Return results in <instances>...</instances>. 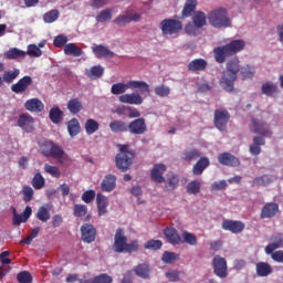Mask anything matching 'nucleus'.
<instances>
[{
    "mask_svg": "<svg viewBox=\"0 0 283 283\" xmlns=\"http://www.w3.org/2000/svg\"><path fill=\"white\" fill-rule=\"evenodd\" d=\"M250 130L253 134H259V136L253 137V143L249 147L251 156H260L262 154V146L266 145L264 138H271L273 132L271 127L265 122H260L258 118H251Z\"/></svg>",
    "mask_w": 283,
    "mask_h": 283,
    "instance_id": "f257e3e1",
    "label": "nucleus"
},
{
    "mask_svg": "<svg viewBox=\"0 0 283 283\" xmlns=\"http://www.w3.org/2000/svg\"><path fill=\"white\" fill-rule=\"evenodd\" d=\"M247 43L243 40H232L230 43L217 46L213 49L214 61L219 64H222L229 59V56H233V54H238V52H242Z\"/></svg>",
    "mask_w": 283,
    "mask_h": 283,
    "instance_id": "f03ea898",
    "label": "nucleus"
},
{
    "mask_svg": "<svg viewBox=\"0 0 283 283\" xmlns=\"http://www.w3.org/2000/svg\"><path fill=\"white\" fill-rule=\"evenodd\" d=\"M240 71V60L238 57L228 61L226 71L220 80V85L226 92H233V84L238 81V73Z\"/></svg>",
    "mask_w": 283,
    "mask_h": 283,
    "instance_id": "7ed1b4c3",
    "label": "nucleus"
},
{
    "mask_svg": "<svg viewBox=\"0 0 283 283\" xmlns=\"http://www.w3.org/2000/svg\"><path fill=\"white\" fill-rule=\"evenodd\" d=\"M119 153L115 157V165L119 171H129L136 158V151L132 150L129 145H118Z\"/></svg>",
    "mask_w": 283,
    "mask_h": 283,
    "instance_id": "20e7f679",
    "label": "nucleus"
},
{
    "mask_svg": "<svg viewBox=\"0 0 283 283\" xmlns=\"http://www.w3.org/2000/svg\"><path fill=\"white\" fill-rule=\"evenodd\" d=\"M127 90H138L140 94H149V84L145 81H129L125 83H116L111 87L112 94L118 96L119 94H125Z\"/></svg>",
    "mask_w": 283,
    "mask_h": 283,
    "instance_id": "39448f33",
    "label": "nucleus"
},
{
    "mask_svg": "<svg viewBox=\"0 0 283 283\" xmlns=\"http://www.w3.org/2000/svg\"><path fill=\"white\" fill-rule=\"evenodd\" d=\"M208 21L212 28H231V19L224 8L212 10L208 14Z\"/></svg>",
    "mask_w": 283,
    "mask_h": 283,
    "instance_id": "423d86ee",
    "label": "nucleus"
},
{
    "mask_svg": "<svg viewBox=\"0 0 283 283\" xmlns=\"http://www.w3.org/2000/svg\"><path fill=\"white\" fill-rule=\"evenodd\" d=\"M42 155L46 158H54L60 165H63L65 158V150L53 142H44L41 146Z\"/></svg>",
    "mask_w": 283,
    "mask_h": 283,
    "instance_id": "0eeeda50",
    "label": "nucleus"
},
{
    "mask_svg": "<svg viewBox=\"0 0 283 283\" xmlns=\"http://www.w3.org/2000/svg\"><path fill=\"white\" fill-rule=\"evenodd\" d=\"M160 30L164 36H174L182 32V21L178 19H165L160 22Z\"/></svg>",
    "mask_w": 283,
    "mask_h": 283,
    "instance_id": "6e6552de",
    "label": "nucleus"
},
{
    "mask_svg": "<svg viewBox=\"0 0 283 283\" xmlns=\"http://www.w3.org/2000/svg\"><path fill=\"white\" fill-rule=\"evenodd\" d=\"M231 120V114L224 108H219L214 111L213 125L219 132H227V125Z\"/></svg>",
    "mask_w": 283,
    "mask_h": 283,
    "instance_id": "1a4fd4ad",
    "label": "nucleus"
},
{
    "mask_svg": "<svg viewBox=\"0 0 283 283\" xmlns=\"http://www.w3.org/2000/svg\"><path fill=\"white\" fill-rule=\"evenodd\" d=\"M213 273L218 277L224 279L229 275L228 266H227V259L216 255L212 260Z\"/></svg>",
    "mask_w": 283,
    "mask_h": 283,
    "instance_id": "9d476101",
    "label": "nucleus"
},
{
    "mask_svg": "<svg viewBox=\"0 0 283 283\" xmlns=\"http://www.w3.org/2000/svg\"><path fill=\"white\" fill-rule=\"evenodd\" d=\"M128 132L129 134H133V136H143V134L147 133V123L145 122V118L139 117L134 120H132L128 124Z\"/></svg>",
    "mask_w": 283,
    "mask_h": 283,
    "instance_id": "9b49d317",
    "label": "nucleus"
},
{
    "mask_svg": "<svg viewBox=\"0 0 283 283\" xmlns=\"http://www.w3.org/2000/svg\"><path fill=\"white\" fill-rule=\"evenodd\" d=\"M223 231H230V233H234L238 235L239 233H242L245 229V224L242 221L238 220H223L221 224Z\"/></svg>",
    "mask_w": 283,
    "mask_h": 283,
    "instance_id": "f8f14e48",
    "label": "nucleus"
},
{
    "mask_svg": "<svg viewBox=\"0 0 283 283\" xmlns=\"http://www.w3.org/2000/svg\"><path fill=\"white\" fill-rule=\"evenodd\" d=\"M32 83V76L25 75L20 78L15 84L11 85V91L13 92V94H25Z\"/></svg>",
    "mask_w": 283,
    "mask_h": 283,
    "instance_id": "ddd939ff",
    "label": "nucleus"
},
{
    "mask_svg": "<svg viewBox=\"0 0 283 283\" xmlns=\"http://www.w3.org/2000/svg\"><path fill=\"white\" fill-rule=\"evenodd\" d=\"M82 240L87 244L94 242L96 240V228L90 223H84L81 227Z\"/></svg>",
    "mask_w": 283,
    "mask_h": 283,
    "instance_id": "4468645a",
    "label": "nucleus"
},
{
    "mask_svg": "<svg viewBox=\"0 0 283 283\" xmlns=\"http://www.w3.org/2000/svg\"><path fill=\"white\" fill-rule=\"evenodd\" d=\"M125 247H127V237L123 229H117L115 233L114 249L116 253H125Z\"/></svg>",
    "mask_w": 283,
    "mask_h": 283,
    "instance_id": "2eb2a0df",
    "label": "nucleus"
},
{
    "mask_svg": "<svg viewBox=\"0 0 283 283\" xmlns=\"http://www.w3.org/2000/svg\"><path fill=\"white\" fill-rule=\"evenodd\" d=\"M140 13H125L119 14L117 18H115L113 23H115V25H127V23H132L133 21L135 23H138V21H140Z\"/></svg>",
    "mask_w": 283,
    "mask_h": 283,
    "instance_id": "dca6fc26",
    "label": "nucleus"
},
{
    "mask_svg": "<svg viewBox=\"0 0 283 283\" xmlns=\"http://www.w3.org/2000/svg\"><path fill=\"white\" fill-rule=\"evenodd\" d=\"M218 161L226 167H240V159L231 153H221L218 155Z\"/></svg>",
    "mask_w": 283,
    "mask_h": 283,
    "instance_id": "f3484780",
    "label": "nucleus"
},
{
    "mask_svg": "<svg viewBox=\"0 0 283 283\" xmlns=\"http://www.w3.org/2000/svg\"><path fill=\"white\" fill-rule=\"evenodd\" d=\"M164 235L169 244H172V247H176L178 244H182V237L180 233H178V230L176 228H166L164 230Z\"/></svg>",
    "mask_w": 283,
    "mask_h": 283,
    "instance_id": "a211bd4d",
    "label": "nucleus"
},
{
    "mask_svg": "<svg viewBox=\"0 0 283 283\" xmlns=\"http://www.w3.org/2000/svg\"><path fill=\"white\" fill-rule=\"evenodd\" d=\"M165 171H167V166L164 164H156L150 171L151 180L158 185H161V182H165Z\"/></svg>",
    "mask_w": 283,
    "mask_h": 283,
    "instance_id": "6ab92c4d",
    "label": "nucleus"
},
{
    "mask_svg": "<svg viewBox=\"0 0 283 283\" xmlns=\"http://www.w3.org/2000/svg\"><path fill=\"white\" fill-rule=\"evenodd\" d=\"M280 211V206L276 202H268L263 206L260 217L264 220L266 218H275Z\"/></svg>",
    "mask_w": 283,
    "mask_h": 283,
    "instance_id": "aec40b11",
    "label": "nucleus"
},
{
    "mask_svg": "<svg viewBox=\"0 0 283 283\" xmlns=\"http://www.w3.org/2000/svg\"><path fill=\"white\" fill-rule=\"evenodd\" d=\"M18 126L30 134L34 132V118H32L30 115L22 114L18 119Z\"/></svg>",
    "mask_w": 283,
    "mask_h": 283,
    "instance_id": "412c9836",
    "label": "nucleus"
},
{
    "mask_svg": "<svg viewBox=\"0 0 283 283\" xmlns=\"http://www.w3.org/2000/svg\"><path fill=\"white\" fill-rule=\"evenodd\" d=\"M92 50L96 59H114V56H116V53H114L112 50L103 44L93 46Z\"/></svg>",
    "mask_w": 283,
    "mask_h": 283,
    "instance_id": "4be33fe9",
    "label": "nucleus"
},
{
    "mask_svg": "<svg viewBox=\"0 0 283 283\" xmlns=\"http://www.w3.org/2000/svg\"><path fill=\"white\" fill-rule=\"evenodd\" d=\"M271 241H272V243H270L265 247V253L268 255H271V253H273V251H275L276 249H282V247H283V234L282 233H276V234L272 235Z\"/></svg>",
    "mask_w": 283,
    "mask_h": 283,
    "instance_id": "5701e85b",
    "label": "nucleus"
},
{
    "mask_svg": "<svg viewBox=\"0 0 283 283\" xmlns=\"http://www.w3.org/2000/svg\"><path fill=\"white\" fill-rule=\"evenodd\" d=\"M209 65V62L205 59H195L188 64V72H193L198 74V72H205L207 70V66Z\"/></svg>",
    "mask_w": 283,
    "mask_h": 283,
    "instance_id": "b1692460",
    "label": "nucleus"
},
{
    "mask_svg": "<svg viewBox=\"0 0 283 283\" xmlns=\"http://www.w3.org/2000/svg\"><path fill=\"white\" fill-rule=\"evenodd\" d=\"M163 182H165L166 191H174L175 189H178L180 178H178V175L174 172H168Z\"/></svg>",
    "mask_w": 283,
    "mask_h": 283,
    "instance_id": "393cba45",
    "label": "nucleus"
},
{
    "mask_svg": "<svg viewBox=\"0 0 283 283\" xmlns=\"http://www.w3.org/2000/svg\"><path fill=\"white\" fill-rule=\"evenodd\" d=\"M119 103L127 105H143V96L138 93L124 94L119 96Z\"/></svg>",
    "mask_w": 283,
    "mask_h": 283,
    "instance_id": "a878e982",
    "label": "nucleus"
},
{
    "mask_svg": "<svg viewBox=\"0 0 283 283\" xmlns=\"http://www.w3.org/2000/svg\"><path fill=\"white\" fill-rule=\"evenodd\" d=\"M102 191L109 193L116 189V176L106 175L101 184Z\"/></svg>",
    "mask_w": 283,
    "mask_h": 283,
    "instance_id": "bb28decb",
    "label": "nucleus"
},
{
    "mask_svg": "<svg viewBox=\"0 0 283 283\" xmlns=\"http://www.w3.org/2000/svg\"><path fill=\"white\" fill-rule=\"evenodd\" d=\"M24 107L28 112H43V109H45V105L43 104V102L36 97L28 99L24 103Z\"/></svg>",
    "mask_w": 283,
    "mask_h": 283,
    "instance_id": "cd10ccee",
    "label": "nucleus"
},
{
    "mask_svg": "<svg viewBox=\"0 0 283 283\" xmlns=\"http://www.w3.org/2000/svg\"><path fill=\"white\" fill-rule=\"evenodd\" d=\"M209 165H211V163L209 161L208 157H200L199 160L192 167L193 176H202L205 169H207Z\"/></svg>",
    "mask_w": 283,
    "mask_h": 283,
    "instance_id": "c85d7f7f",
    "label": "nucleus"
},
{
    "mask_svg": "<svg viewBox=\"0 0 283 283\" xmlns=\"http://www.w3.org/2000/svg\"><path fill=\"white\" fill-rule=\"evenodd\" d=\"M67 109L70 114H80L83 111V102L78 97L71 98L67 102Z\"/></svg>",
    "mask_w": 283,
    "mask_h": 283,
    "instance_id": "c756f323",
    "label": "nucleus"
},
{
    "mask_svg": "<svg viewBox=\"0 0 283 283\" xmlns=\"http://www.w3.org/2000/svg\"><path fill=\"white\" fill-rule=\"evenodd\" d=\"M273 273V268H271V264L266 262H259L256 264V275L259 277H269Z\"/></svg>",
    "mask_w": 283,
    "mask_h": 283,
    "instance_id": "7c9ffc66",
    "label": "nucleus"
},
{
    "mask_svg": "<svg viewBox=\"0 0 283 283\" xmlns=\"http://www.w3.org/2000/svg\"><path fill=\"white\" fill-rule=\"evenodd\" d=\"M28 53L25 51L20 50L18 48H12L4 53V56L6 59H8V61H14L17 59H25Z\"/></svg>",
    "mask_w": 283,
    "mask_h": 283,
    "instance_id": "2f4dec72",
    "label": "nucleus"
},
{
    "mask_svg": "<svg viewBox=\"0 0 283 283\" xmlns=\"http://www.w3.org/2000/svg\"><path fill=\"white\" fill-rule=\"evenodd\" d=\"M202 156V153L196 148H190L184 151L181 159L186 163H193V160H198Z\"/></svg>",
    "mask_w": 283,
    "mask_h": 283,
    "instance_id": "473e14b6",
    "label": "nucleus"
},
{
    "mask_svg": "<svg viewBox=\"0 0 283 283\" xmlns=\"http://www.w3.org/2000/svg\"><path fill=\"white\" fill-rule=\"evenodd\" d=\"M109 128L113 134H123L128 132V124L123 120H113L109 123Z\"/></svg>",
    "mask_w": 283,
    "mask_h": 283,
    "instance_id": "72a5a7b5",
    "label": "nucleus"
},
{
    "mask_svg": "<svg viewBox=\"0 0 283 283\" xmlns=\"http://www.w3.org/2000/svg\"><path fill=\"white\" fill-rule=\"evenodd\" d=\"M196 6H198V0H187L181 11V17L184 19L191 17L196 12Z\"/></svg>",
    "mask_w": 283,
    "mask_h": 283,
    "instance_id": "f704fd0d",
    "label": "nucleus"
},
{
    "mask_svg": "<svg viewBox=\"0 0 283 283\" xmlns=\"http://www.w3.org/2000/svg\"><path fill=\"white\" fill-rule=\"evenodd\" d=\"M64 54L66 56H83V49L74 43H69L64 46Z\"/></svg>",
    "mask_w": 283,
    "mask_h": 283,
    "instance_id": "c9c22d12",
    "label": "nucleus"
},
{
    "mask_svg": "<svg viewBox=\"0 0 283 283\" xmlns=\"http://www.w3.org/2000/svg\"><path fill=\"white\" fill-rule=\"evenodd\" d=\"M150 271L151 270L149 269V265H147V263H140L134 269L135 275L142 277V280H149Z\"/></svg>",
    "mask_w": 283,
    "mask_h": 283,
    "instance_id": "e433bc0d",
    "label": "nucleus"
},
{
    "mask_svg": "<svg viewBox=\"0 0 283 283\" xmlns=\"http://www.w3.org/2000/svg\"><path fill=\"white\" fill-rule=\"evenodd\" d=\"M96 202H97L98 216H105L107 213V205H108L107 197H105L103 193H97Z\"/></svg>",
    "mask_w": 283,
    "mask_h": 283,
    "instance_id": "4c0bfd02",
    "label": "nucleus"
},
{
    "mask_svg": "<svg viewBox=\"0 0 283 283\" xmlns=\"http://www.w3.org/2000/svg\"><path fill=\"white\" fill-rule=\"evenodd\" d=\"M67 132H69L70 136H72V138H74V136H78V134H81V123H78L77 118H72L71 120H69Z\"/></svg>",
    "mask_w": 283,
    "mask_h": 283,
    "instance_id": "58836bf2",
    "label": "nucleus"
},
{
    "mask_svg": "<svg viewBox=\"0 0 283 283\" xmlns=\"http://www.w3.org/2000/svg\"><path fill=\"white\" fill-rule=\"evenodd\" d=\"M49 118L54 125H59L63 120V111L59 106H54L50 109Z\"/></svg>",
    "mask_w": 283,
    "mask_h": 283,
    "instance_id": "ea45409f",
    "label": "nucleus"
},
{
    "mask_svg": "<svg viewBox=\"0 0 283 283\" xmlns=\"http://www.w3.org/2000/svg\"><path fill=\"white\" fill-rule=\"evenodd\" d=\"M192 23L198 29L205 28V25H207V15L205 14V12L197 11L192 17Z\"/></svg>",
    "mask_w": 283,
    "mask_h": 283,
    "instance_id": "a19ab883",
    "label": "nucleus"
},
{
    "mask_svg": "<svg viewBox=\"0 0 283 283\" xmlns=\"http://www.w3.org/2000/svg\"><path fill=\"white\" fill-rule=\"evenodd\" d=\"M273 175H262L253 179V184L259 187H269L273 182Z\"/></svg>",
    "mask_w": 283,
    "mask_h": 283,
    "instance_id": "79ce46f5",
    "label": "nucleus"
},
{
    "mask_svg": "<svg viewBox=\"0 0 283 283\" xmlns=\"http://www.w3.org/2000/svg\"><path fill=\"white\" fill-rule=\"evenodd\" d=\"M101 125L95 119H87L84 129L88 136H92V134H96L98 132Z\"/></svg>",
    "mask_w": 283,
    "mask_h": 283,
    "instance_id": "37998d69",
    "label": "nucleus"
},
{
    "mask_svg": "<svg viewBox=\"0 0 283 283\" xmlns=\"http://www.w3.org/2000/svg\"><path fill=\"white\" fill-rule=\"evenodd\" d=\"M261 92L265 96H275L277 94V86L273 82H266L262 85Z\"/></svg>",
    "mask_w": 283,
    "mask_h": 283,
    "instance_id": "c03bdc74",
    "label": "nucleus"
},
{
    "mask_svg": "<svg viewBox=\"0 0 283 283\" xmlns=\"http://www.w3.org/2000/svg\"><path fill=\"white\" fill-rule=\"evenodd\" d=\"M103 74H105V69L102 66H93L91 70H86V76L92 80L101 78Z\"/></svg>",
    "mask_w": 283,
    "mask_h": 283,
    "instance_id": "a18cd8bd",
    "label": "nucleus"
},
{
    "mask_svg": "<svg viewBox=\"0 0 283 283\" xmlns=\"http://www.w3.org/2000/svg\"><path fill=\"white\" fill-rule=\"evenodd\" d=\"M161 260L164 264H174V262H178V260H180V255L176 252L165 251Z\"/></svg>",
    "mask_w": 283,
    "mask_h": 283,
    "instance_id": "49530a36",
    "label": "nucleus"
},
{
    "mask_svg": "<svg viewBox=\"0 0 283 283\" xmlns=\"http://www.w3.org/2000/svg\"><path fill=\"white\" fill-rule=\"evenodd\" d=\"M200 187H201L200 181L192 180L187 185L186 191L187 193H189V196H198V193H200Z\"/></svg>",
    "mask_w": 283,
    "mask_h": 283,
    "instance_id": "de8ad7c7",
    "label": "nucleus"
},
{
    "mask_svg": "<svg viewBox=\"0 0 283 283\" xmlns=\"http://www.w3.org/2000/svg\"><path fill=\"white\" fill-rule=\"evenodd\" d=\"M190 244V247H196L198 244V238L191 232H184L181 238V244Z\"/></svg>",
    "mask_w": 283,
    "mask_h": 283,
    "instance_id": "09e8293b",
    "label": "nucleus"
},
{
    "mask_svg": "<svg viewBox=\"0 0 283 283\" xmlns=\"http://www.w3.org/2000/svg\"><path fill=\"white\" fill-rule=\"evenodd\" d=\"M31 185H32L33 188H35L38 190L43 189V187H45V178H43V175H41V172H36L33 176Z\"/></svg>",
    "mask_w": 283,
    "mask_h": 283,
    "instance_id": "8fccbe9b",
    "label": "nucleus"
},
{
    "mask_svg": "<svg viewBox=\"0 0 283 283\" xmlns=\"http://www.w3.org/2000/svg\"><path fill=\"white\" fill-rule=\"evenodd\" d=\"M21 71L19 69H14L13 71H6L2 75L4 83H12L15 78L19 77Z\"/></svg>",
    "mask_w": 283,
    "mask_h": 283,
    "instance_id": "3c124183",
    "label": "nucleus"
},
{
    "mask_svg": "<svg viewBox=\"0 0 283 283\" xmlns=\"http://www.w3.org/2000/svg\"><path fill=\"white\" fill-rule=\"evenodd\" d=\"M97 23H106V21H112V9H105L96 15Z\"/></svg>",
    "mask_w": 283,
    "mask_h": 283,
    "instance_id": "603ef678",
    "label": "nucleus"
},
{
    "mask_svg": "<svg viewBox=\"0 0 283 283\" xmlns=\"http://www.w3.org/2000/svg\"><path fill=\"white\" fill-rule=\"evenodd\" d=\"M60 17V12L56 9H53L43 15L44 23H54Z\"/></svg>",
    "mask_w": 283,
    "mask_h": 283,
    "instance_id": "864d4df0",
    "label": "nucleus"
},
{
    "mask_svg": "<svg viewBox=\"0 0 283 283\" xmlns=\"http://www.w3.org/2000/svg\"><path fill=\"white\" fill-rule=\"evenodd\" d=\"M155 94L160 98H166L169 96V94H171V90L168 86H165V84H161L155 87Z\"/></svg>",
    "mask_w": 283,
    "mask_h": 283,
    "instance_id": "5fc2aeb1",
    "label": "nucleus"
},
{
    "mask_svg": "<svg viewBox=\"0 0 283 283\" xmlns=\"http://www.w3.org/2000/svg\"><path fill=\"white\" fill-rule=\"evenodd\" d=\"M73 214L75 216V218H84V216H87V206L75 205L73 207Z\"/></svg>",
    "mask_w": 283,
    "mask_h": 283,
    "instance_id": "6e6d98bb",
    "label": "nucleus"
},
{
    "mask_svg": "<svg viewBox=\"0 0 283 283\" xmlns=\"http://www.w3.org/2000/svg\"><path fill=\"white\" fill-rule=\"evenodd\" d=\"M27 54H29L31 59H39V56L43 54V51H41L36 44H29Z\"/></svg>",
    "mask_w": 283,
    "mask_h": 283,
    "instance_id": "4d7b16f0",
    "label": "nucleus"
},
{
    "mask_svg": "<svg viewBox=\"0 0 283 283\" xmlns=\"http://www.w3.org/2000/svg\"><path fill=\"white\" fill-rule=\"evenodd\" d=\"M241 76L242 78H253L255 76V67L251 65H245L241 67Z\"/></svg>",
    "mask_w": 283,
    "mask_h": 283,
    "instance_id": "13d9d810",
    "label": "nucleus"
},
{
    "mask_svg": "<svg viewBox=\"0 0 283 283\" xmlns=\"http://www.w3.org/2000/svg\"><path fill=\"white\" fill-rule=\"evenodd\" d=\"M36 218L41 222H48V220L51 218L50 210H48L45 207H40L36 213Z\"/></svg>",
    "mask_w": 283,
    "mask_h": 283,
    "instance_id": "bf43d9fd",
    "label": "nucleus"
},
{
    "mask_svg": "<svg viewBox=\"0 0 283 283\" xmlns=\"http://www.w3.org/2000/svg\"><path fill=\"white\" fill-rule=\"evenodd\" d=\"M44 171L52 176V178H61V170L56 166H50V164H45Z\"/></svg>",
    "mask_w": 283,
    "mask_h": 283,
    "instance_id": "052dcab7",
    "label": "nucleus"
},
{
    "mask_svg": "<svg viewBox=\"0 0 283 283\" xmlns=\"http://www.w3.org/2000/svg\"><path fill=\"white\" fill-rule=\"evenodd\" d=\"M145 249H148L150 251H158L163 249V241L160 240H149L145 243Z\"/></svg>",
    "mask_w": 283,
    "mask_h": 283,
    "instance_id": "680f3d73",
    "label": "nucleus"
},
{
    "mask_svg": "<svg viewBox=\"0 0 283 283\" xmlns=\"http://www.w3.org/2000/svg\"><path fill=\"white\" fill-rule=\"evenodd\" d=\"M23 200L24 202H31L34 198V190L30 186H24L22 189Z\"/></svg>",
    "mask_w": 283,
    "mask_h": 283,
    "instance_id": "e2e57ef3",
    "label": "nucleus"
},
{
    "mask_svg": "<svg viewBox=\"0 0 283 283\" xmlns=\"http://www.w3.org/2000/svg\"><path fill=\"white\" fill-rule=\"evenodd\" d=\"M17 280L19 283H32V274L28 271H22L18 273Z\"/></svg>",
    "mask_w": 283,
    "mask_h": 283,
    "instance_id": "0e129e2a",
    "label": "nucleus"
},
{
    "mask_svg": "<svg viewBox=\"0 0 283 283\" xmlns=\"http://www.w3.org/2000/svg\"><path fill=\"white\" fill-rule=\"evenodd\" d=\"M94 198H96V191H94V190H86V191L82 195V200H83V202H85L86 205H90V202H94Z\"/></svg>",
    "mask_w": 283,
    "mask_h": 283,
    "instance_id": "69168bd1",
    "label": "nucleus"
},
{
    "mask_svg": "<svg viewBox=\"0 0 283 283\" xmlns=\"http://www.w3.org/2000/svg\"><path fill=\"white\" fill-rule=\"evenodd\" d=\"M53 45L54 48H65V45H67V36L60 34L57 36H55L54 41H53Z\"/></svg>",
    "mask_w": 283,
    "mask_h": 283,
    "instance_id": "338daca9",
    "label": "nucleus"
},
{
    "mask_svg": "<svg viewBox=\"0 0 283 283\" xmlns=\"http://www.w3.org/2000/svg\"><path fill=\"white\" fill-rule=\"evenodd\" d=\"M112 282H114V279H112V276L105 273H102L94 277V283H112Z\"/></svg>",
    "mask_w": 283,
    "mask_h": 283,
    "instance_id": "774afa93",
    "label": "nucleus"
}]
</instances>
